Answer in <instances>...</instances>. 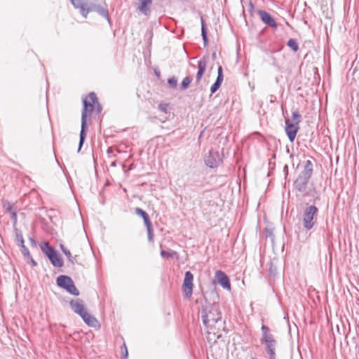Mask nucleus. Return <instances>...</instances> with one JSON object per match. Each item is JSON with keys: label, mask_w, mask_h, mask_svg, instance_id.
Returning a JSON list of instances; mask_svg holds the SVG:
<instances>
[{"label": "nucleus", "mask_w": 359, "mask_h": 359, "mask_svg": "<svg viewBox=\"0 0 359 359\" xmlns=\"http://www.w3.org/2000/svg\"><path fill=\"white\" fill-rule=\"evenodd\" d=\"M83 107L81 113V128L78 148L79 151L81 150L86 136V118L88 112L93 111L95 107L97 113H100L102 111V107L98 102L97 95L94 92L90 93L88 97L83 98Z\"/></svg>", "instance_id": "f257e3e1"}, {"label": "nucleus", "mask_w": 359, "mask_h": 359, "mask_svg": "<svg viewBox=\"0 0 359 359\" xmlns=\"http://www.w3.org/2000/svg\"><path fill=\"white\" fill-rule=\"evenodd\" d=\"M201 319L209 333L216 334L222 327V314L218 306H209L201 311Z\"/></svg>", "instance_id": "f03ea898"}, {"label": "nucleus", "mask_w": 359, "mask_h": 359, "mask_svg": "<svg viewBox=\"0 0 359 359\" xmlns=\"http://www.w3.org/2000/svg\"><path fill=\"white\" fill-rule=\"evenodd\" d=\"M75 8L79 9L81 14L87 18L90 12H96L109 21V11L107 6L98 4L97 0H70Z\"/></svg>", "instance_id": "7ed1b4c3"}, {"label": "nucleus", "mask_w": 359, "mask_h": 359, "mask_svg": "<svg viewBox=\"0 0 359 359\" xmlns=\"http://www.w3.org/2000/svg\"><path fill=\"white\" fill-rule=\"evenodd\" d=\"M69 305L72 310L81 316L88 326L95 327L98 325V320L93 316L87 312V309L82 299H72L70 301Z\"/></svg>", "instance_id": "20e7f679"}, {"label": "nucleus", "mask_w": 359, "mask_h": 359, "mask_svg": "<svg viewBox=\"0 0 359 359\" xmlns=\"http://www.w3.org/2000/svg\"><path fill=\"white\" fill-rule=\"evenodd\" d=\"M313 174V163L310 160L305 163L304 170L294 182V189L300 193L306 192L307 185Z\"/></svg>", "instance_id": "39448f33"}, {"label": "nucleus", "mask_w": 359, "mask_h": 359, "mask_svg": "<svg viewBox=\"0 0 359 359\" xmlns=\"http://www.w3.org/2000/svg\"><path fill=\"white\" fill-rule=\"evenodd\" d=\"M262 337L260 339L262 344L264 345L265 350L269 356V359H276V341L271 333L268 326L262 325L261 327Z\"/></svg>", "instance_id": "423d86ee"}, {"label": "nucleus", "mask_w": 359, "mask_h": 359, "mask_svg": "<svg viewBox=\"0 0 359 359\" xmlns=\"http://www.w3.org/2000/svg\"><path fill=\"white\" fill-rule=\"evenodd\" d=\"M318 208L310 205L304 208L302 212V224L306 231L312 229L317 222Z\"/></svg>", "instance_id": "0eeeda50"}, {"label": "nucleus", "mask_w": 359, "mask_h": 359, "mask_svg": "<svg viewBox=\"0 0 359 359\" xmlns=\"http://www.w3.org/2000/svg\"><path fill=\"white\" fill-rule=\"evenodd\" d=\"M41 251L48 257L50 263L55 267H62L63 262L59 252L48 243L44 242L40 244Z\"/></svg>", "instance_id": "6e6552de"}, {"label": "nucleus", "mask_w": 359, "mask_h": 359, "mask_svg": "<svg viewBox=\"0 0 359 359\" xmlns=\"http://www.w3.org/2000/svg\"><path fill=\"white\" fill-rule=\"evenodd\" d=\"M56 283L60 287L65 289L68 293L74 296L79 295V290L76 287L74 281L69 276L60 275L57 278Z\"/></svg>", "instance_id": "1a4fd4ad"}, {"label": "nucleus", "mask_w": 359, "mask_h": 359, "mask_svg": "<svg viewBox=\"0 0 359 359\" xmlns=\"http://www.w3.org/2000/svg\"><path fill=\"white\" fill-rule=\"evenodd\" d=\"M193 280L194 275L189 271L185 272L184 278L182 287L184 297L187 299H189L193 293Z\"/></svg>", "instance_id": "9d476101"}, {"label": "nucleus", "mask_w": 359, "mask_h": 359, "mask_svg": "<svg viewBox=\"0 0 359 359\" xmlns=\"http://www.w3.org/2000/svg\"><path fill=\"white\" fill-rule=\"evenodd\" d=\"M204 161L208 167L215 168L219 166L222 159L218 151L210 150Z\"/></svg>", "instance_id": "9b49d317"}, {"label": "nucleus", "mask_w": 359, "mask_h": 359, "mask_svg": "<svg viewBox=\"0 0 359 359\" xmlns=\"http://www.w3.org/2000/svg\"><path fill=\"white\" fill-rule=\"evenodd\" d=\"M257 13L264 24L274 29H277L278 25L275 19L269 13L265 11L259 10Z\"/></svg>", "instance_id": "f8f14e48"}, {"label": "nucleus", "mask_w": 359, "mask_h": 359, "mask_svg": "<svg viewBox=\"0 0 359 359\" xmlns=\"http://www.w3.org/2000/svg\"><path fill=\"white\" fill-rule=\"evenodd\" d=\"M298 130L299 126L297 125L293 124L289 119L285 120V133L291 142L294 140Z\"/></svg>", "instance_id": "ddd939ff"}, {"label": "nucleus", "mask_w": 359, "mask_h": 359, "mask_svg": "<svg viewBox=\"0 0 359 359\" xmlns=\"http://www.w3.org/2000/svg\"><path fill=\"white\" fill-rule=\"evenodd\" d=\"M215 278L217 283L224 288L228 290H231V283L227 275L222 271L218 270L215 273Z\"/></svg>", "instance_id": "4468645a"}, {"label": "nucleus", "mask_w": 359, "mask_h": 359, "mask_svg": "<svg viewBox=\"0 0 359 359\" xmlns=\"http://www.w3.org/2000/svg\"><path fill=\"white\" fill-rule=\"evenodd\" d=\"M207 67V59L203 57L201 58L198 62V72L196 76V83L198 84L201 80L203 75L204 74Z\"/></svg>", "instance_id": "2eb2a0df"}, {"label": "nucleus", "mask_w": 359, "mask_h": 359, "mask_svg": "<svg viewBox=\"0 0 359 359\" xmlns=\"http://www.w3.org/2000/svg\"><path fill=\"white\" fill-rule=\"evenodd\" d=\"M139 5L137 9L145 15H149L151 13V7L152 5V0H138Z\"/></svg>", "instance_id": "dca6fc26"}, {"label": "nucleus", "mask_w": 359, "mask_h": 359, "mask_svg": "<svg viewBox=\"0 0 359 359\" xmlns=\"http://www.w3.org/2000/svg\"><path fill=\"white\" fill-rule=\"evenodd\" d=\"M223 79L224 76L222 72V67L219 66L217 70V77L216 79V81L210 88L211 93H215L219 88L223 81Z\"/></svg>", "instance_id": "f3484780"}, {"label": "nucleus", "mask_w": 359, "mask_h": 359, "mask_svg": "<svg viewBox=\"0 0 359 359\" xmlns=\"http://www.w3.org/2000/svg\"><path fill=\"white\" fill-rule=\"evenodd\" d=\"M60 247L62 252L67 257L69 262H71V264L74 265L76 262V256L72 257L71 252L68 249H67V248L63 244H60Z\"/></svg>", "instance_id": "a211bd4d"}, {"label": "nucleus", "mask_w": 359, "mask_h": 359, "mask_svg": "<svg viewBox=\"0 0 359 359\" xmlns=\"http://www.w3.org/2000/svg\"><path fill=\"white\" fill-rule=\"evenodd\" d=\"M201 36L203 38L204 46H206L208 44V35H207V30L205 28V20L203 17L201 18Z\"/></svg>", "instance_id": "6ab92c4d"}, {"label": "nucleus", "mask_w": 359, "mask_h": 359, "mask_svg": "<svg viewBox=\"0 0 359 359\" xmlns=\"http://www.w3.org/2000/svg\"><path fill=\"white\" fill-rule=\"evenodd\" d=\"M14 231H15V242L20 247L24 245L25 241H24L22 232L16 228L15 229Z\"/></svg>", "instance_id": "aec40b11"}, {"label": "nucleus", "mask_w": 359, "mask_h": 359, "mask_svg": "<svg viewBox=\"0 0 359 359\" xmlns=\"http://www.w3.org/2000/svg\"><path fill=\"white\" fill-rule=\"evenodd\" d=\"M292 121L293 122V124H295L297 126L302 121V116L300 115V114L299 113V111L297 110L292 111Z\"/></svg>", "instance_id": "412c9836"}, {"label": "nucleus", "mask_w": 359, "mask_h": 359, "mask_svg": "<svg viewBox=\"0 0 359 359\" xmlns=\"http://www.w3.org/2000/svg\"><path fill=\"white\" fill-rule=\"evenodd\" d=\"M287 45L294 51L297 52L299 50V45L296 39H290Z\"/></svg>", "instance_id": "4be33fe9"}, {"label": "nucleus", "mask_w": 359, "mask_h": 359, "mask_svg": "<svg viewBox=\"0 0 359 359\" xmlns=\"http://www.w3.org/2000/svg\"><path fill=\"white\" fill-rule=\"evenodd\" d=\"M192 78L191 76H186L185 78H184L181 83L182 90H186L189 87Z\"/></svg>", "instance_id": "5701e85b"}, {"label": "nucleus", "mask_w": 359, "mask_h": 359, "mask_svg": "<svg viewBox=\"0 0 359 359\" xmlns=\"http://www.w3.org/2000/svg\"><path fill=\"white\" fill-rule=\"evenodd\" d=\"M3 206L6 209V212L9 213H11L15 210L13 204L11 203L10 202H4Z\"/></svg>", "instance_id": "b1692460"}, {"label": "nucleus", "mask_w": 359, "mask_h": 359, "mask_svg": "<svg viewBox=\"0 0 359 359\" xmlns=\"http://www.w3.org/2000/svg\"><path fill=\"white\" fill-rule=\"evenodd\" d=\"M264 234H265L266 238H269L271 241L272 243H273L275 236H274L273 232V231L271 229H264Z\"/></svg>", "instance_id": "393cba45"}, {"label": "nucleus", "mask_w": 359, "mask_h": 359, "mask_svg": "<svg viewBox=\"0 0 359 359\" xmlns=\"http://www.w3.org/2000/svg\"><path fill=\"white\" fill-rule=\"evenodd\" d=\"M169 86L172 88H176L177 86V79L176 77L172 76L168 79Z\"/></svg>", "instance_id": "a878e982"}, {"label": "nucleus", "mask_w": 359, "mask_h": 359, "mask_svg": "<svg viewBox=\"0 0 359 359\" xmlns=\"http://www.w3.org/2000/svg\"><path fill=\"white\" fill-rule=\"evenodd\" d=\"M21 248V252L23 255V256L25 257V258H27V257H29L31 254L28 250V248L24 245L20 247Z\"/></svg>", "instance_id": "bb28decb"}, {"label": "nucleus", "mask_w": 359, "mask_h": 359, "mask_svg": "<svg viewBox=\"0 0 359 359\" xmlns=\"http://www.w3.org/2000/svg\"><path fill=\"white\" fill-rule=\"evenodd\" d=\"M135 212L136 215L142 217V218H144V217H145L146 215H148L144 210H143L140 208H136L135 209Z\"/></svg>", "instance_id": "cd10ccee"}, {"label": "nucleus", "mask_w": 359, "mask_h": 359, "mask_svg": "<svg viewBox=\"0 0 359 359\" xmlns=\"http://www.w3.org/2000/svg\"><path fill=\"white\" fill-rule=\"evenodd\" d=\"M121 354L122 355L126 358L128 355V349H127V346L126 345V344L124 343L123 344V346H121Z\"/></svg>", "instance_id": "c85d7f7f"}, {"label": "nucleus", "mask_w": 359, "mask_h": 359, "mask_svg": "<svg viewBox=\"0 0 359 359\" xmlns=\"http://www.w3.org/2000/svg\"><path fill=\"white\" fill-rule=\"evenodd\" d=\"M147 231L148 241L149 242H153L154 241V230H153V229H150Z\"/></svg>", "instance_id": "c756f323"}, {"label": "nucleus", "mask_w": 359, "mask_h": 359, "mask_svg": "<svg viewBox=\"0 0 359 359\" xmlns=\"http://www.w3.org/2000/svg\"><path fill=\"white\" fill-rule=\"evenodd\" d=\"M27 262L30 264L32 266H37V262L32 258V255L29 257L26 258Z\"/></svg>", "instance_id": "7c9ffc66"}, {"label": "nucleus", "mask_w": 359, "mask_h": 359, "mask_svg": "<svg viewBox=\"0 0 359 359\" xmlns=\"http://www.w3.org/2000/svg\"><path fill=\"white\" fill-rule=\"evenodd\" d=\"M161 255L163 257L165 258H170L172 257V254L168 251L165 250H161Z\"/></svg>", "instance_id": "2f4dec72"}, {"label": "nucleus", "mask_w": 359, "mask_h": 359, "mask_svg": "<svg viewBox=\"0 0 359 359\" xmlns=\"http://www.w3.org/2000/svg\"><path fill=\"white\" fill-rule=\"evenodd\" d=\"M11 214V218L13 221L14 224H16L17 222V213L16 210L12 212Z\"/></svg>", "instance_id": "473e14b6"}, {"label": "nucleus", "mask_w": 359, "mask_h": 359, "mask_svg": "<svg viewBox=\"0 0 359 359\" xmlns=\"http://www.w3.org/2000/svg\"><path fill=\"white\" fill-rule=\"evenodd\" d=\"M144 225L147 227V230L150 229H153L151 220H149V221H147L146 222H144Z\"/></svg>", "instance_id": "72a5a7b5"}, {"label": "nucleus", "mask_w": 359, "mask_h": 359, "mask_svg": "<svg viewBox=\"0 0 359 359\" xmlns=\"http://www.w3.org/2000/svg\"><path fill=\"white\" fill-rule=\"evenodd\" d=\"M253 9H254V5H253V4L250 1V2L249 3V5H248V11H249V12L250 13V14H251V15H252Z\"/></svg>", "instance_id": "f704fd0d"}, {"label": "nucleus", "mask_w": 359, "mask_h": 359, "mask_svg": "<svg viewBox=\"0 0 359 359\" xmlns=\"http://www.w3.org/2000/svg\"><path fill=\"white\" fill-rule=\"evenodd\" d=\"M29 241H30V243H31V245L32 247H36V241H35V239L32 237H30L29 238Z\"/></svg>", "instance_id": "c9c22d12"}, {"label": "nucleus", "mask_w": 359, "mask_h": 359, "mask_svg": "<svg viewBox=\"0 0 359 359\" xmlns=\"http://www.w3.org/2000/svg\"><path fill=\"white\" fill-rule=\"evenodd\" d=\"M142 219H143V220H144V222H147V221L150 220V218H149V215H146V216H145V217H144V218H142Z\"/></svg>", "instance_id": "e433bc0d"}, {"label": "nucleus", "mask_w": 359, "mask_h": 359, "mask_svg": "<svg viewBox=\"0 0 359 359\" xmlns=\"http://www.w3.org/2000/svg\"><path fill=\"white\" fill-rule=\"evenodd\" d=\"M112 151H113V150H112V149H111V148H109V149H107V153H108V154L111 153V152H112Z\"/></svg>", "instance_id": "4c0bfd02"}, {"label": "nucleus", "mask_w": 359, "mask_h": 359, "mask_svg": "<svg viewBox=\"0 0 359 359\" xmlns=\"http://www.w3.org/2000/svg\"><path fill=\"white\" fill-rule=\"evenodd\" d=\"M155 73H156V76H157L158 77H159V76H160V72H156H156H155Z\"/></svg>", "instance_id": "58836bf2"}]
</instances>
